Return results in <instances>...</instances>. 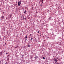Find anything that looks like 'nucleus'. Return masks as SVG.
<instances>
[{
  "label": "nucleus",
  "instance_id": "nucleus-1",
  "mask_svg": "<svg viewBox=\"0 0 64 64\" xmlns=\"http://www.w3.org/2000/svg\"><path fill=\"white\" fill-rule=\"evenodd\" d=\"M21 1L18 2V5L20 6V4H21Z\"/></svg>",
  "mask_w": 64,
  "mask_h": 64
},
{
  "label": "nucleus",
  "instance_id": "nucleus-2",
  "mask_svg": "<svg viewBox=\"0 0 64 64\" xmlns=\"http://www.w3.org/2000/svg\"><path fill=\"white\" fill-rule=\"evenodd\" d=\"M5 18L4 16H2L1 17H0V18L1 19H4Z\"/></svg>",
  "mask_w": 64,
  "mask_h": 64
},
{
  "label": "nucleus",
  "instance_id": "nucleus-3",
  "mask_svg": "<svg viewBox=\"0 0 64 64\" xmlns=\"http://www.w3.org/2000/svg\"><path fill=\"white\" fill-rule=\"evenodd\" d=\"M54 60L56 62L55 63H56L57 62V60L56 59H54Z\"/></svg>",
  "mask_w": 64,
  "mask_h": 64
},
{
  "label": "nucleus",
  "instance_id": "nucleus-4",
  "mask_svg": "<svg viewBox=\"0 0 64 64\" xmlns=\"http://www.w3.org/2000/svg\"><path fill=\"white\" fill-rule=\"evenodd\" d=\"M28 47H30V45H29V44H28Z\"/></svg>",
  "mask_w": 64,
  "mask_h": 64
},
{
  "label": "nucleus",
  "instance_id": "nucleus-5",
  "mask_svg": "<svg viewBox=\"0 0 64 64\" xmlns=\"http://www.w3.org/2000/svg\"><path fill=\"white\" fill-rule=\"evenodd\" d=\"M34 58H35V59H37V58H38V56H36Z\"/></svg>",
  "mask_w": 64,
  "mask_h": 64
},
{
  "label": "nucleus",
  "instance_id": "nucleus-6",
  "mask_svg": "<svg viewBox=\"0 0 64 64\" xmlns=\"http://www.w3.org/2000/svg\"><path fill=\"white\" fill-rule=\"evenodd\" d=\"M2 54V52H0V55H1Z\"/></svg>",
  "mask_w": 64,
  "mask_h": 64
},
{
  "label": "nucleus",
  "instance_id": "nucleus-7",
  "mask_svg": "<svg viewBox=\"0 0 64 64\" xmlns=\"http://www.w3.org/2000/svg\"><path fill=\"white\" fill-rule=\"evenodd\" d=\"M26 10H25L24 12V14H26Z\"/></svg>",
  "mask_w": 64,
  "mask_h": 64
},
{
  "label": "nucleus",
  "instance_id": "nucleus-8",
  "mask_svg": "<svg viewBox=\"0 0 64 64\" xmlns=\"http://www.w3.org/2000/svg\"><path fill=\"white\" fill-rule=\"evenodd\" d=\"M33 40V38H31V39L30 40L31 41H32Z\"/></svg>",
  "mask_w": 64,
  "mask_h": 64
},
{
  "label": "nucleus",
  "instance_id": "nucleus-9",
  "mask_svg": "<svg viewBox=\"0 0 64 64\" xmlns=\"http://www.w3.org/2000/svg\"><path fill=\"white\" fill-rule=\"evenodd\" d=\"M53 30V28H51L50 29V30H51V31H52Z\"/></svg>",
  "mask_w": 64,
  "mask_h": 64
},
{
  "label": "nucleus",
  "instance_id": "nucleus-10",
  "mask_svg": "<svg viewBox=\"0 0 64 64\" xmlns=\"http://www.w3.org/2000/svg\"><path fill=\"white\" fill-rule=\"evenodd\" d=\"M43 59H45V57H43Z\"/></svg>",
  "mask_w": 64,
  "mask_h": 64
},
{
  "label": "nucleus",
  "instance_id": "nucleus-11",
  "mask_svg": "<svg viewBox=\"0 0 64 64\" xmlns=\"http://www.w3.org/2000/svg\"><path fill=\"white\" fill-rule=\"evenodd\" d=\"M3 20V19H1L0 20L1 21H2V20Z\"/></svg>",
  "mask_w": 64,
  "mask_h": 64
},
{
  "label": "nucleus",
  "instance_id": "nucleus-12",
  "mask_svg": "<svg viewBox=\"0 0 64 64\" xmlns=\"http://www.w3.org/2000/svg\"><path fill=\"white\" fill-rule=\"evenodd\" d=\"M25 19V20H26V18H24Z\"/></svg>",
  "mask_w": 64,
  "mask_h": 64
},
{
  "label": "nucleus",
  "instance_id": "nucleus-13",
  "mask_svg": "<svg viewBox=\"0 0 64 64\" xmlns=\"http://www.w3.org/2000/svg\"><path fill=\"white\" fill-rule=\"evenodd\" d=\"M38 33H39V31H38Z\"/></svg>",
  "mask_w": 64,
  "mask_h": 64
},
{
  "label": "nucleus",
  "instance_id": "nucleus-14",
  "mask_svg": "<svg viewBox=\"0 0 64 64\" xmlns=\"http://www.w3.org/2000/svg\"><path fill=\"white\" fill-rule=\"evenodd\" d=\"M25 38H27V37H26V36H25Z\"/></svg>",
  "mask_w": 64,
  "mask_h": 64
},
{
  "label": "nucleus",
  "instance_id": "nucleus-15",
  "mask_svg": "<svg viewBox=\"0 0 64 64\" xmlns=\"http://www.w3.org/2000/svg\"><path fill=\"white\" fill-rule=\"evenodd\" d=\"M40 6H42V4H41Z\"/></svg>",
  "mask_w": 64,
  "mask_h": 64
},
{
  "label": "nucleus",
  "instance_id": "nucleus-16",
  "mask_svg": "<svg viewBox=\"0 0 64 64\" xmlns=\"http://www.w3.org/2000/svg\"><path fill=\"white\" fill-rule=\"evenodd\" d=\"M6 54H8V53H6Z\"/></svg>",
  "mask_w": 64,
  "mask_h": 64
},
{
  "label": "nucleus",
  "instance_id": "nucleus-17",
  "mask_svg": "<svg viewBox=\"0 0 64 64\" xmlns=\"http://www.w3.org/2000/svg\"><path fill=\"white\" fill-rule=\"evenodd\" d=\"M43 2L42 1V3H43Z\"/></svg>",
  "mask_w": 64,
  "mask_h": 64
},
{
  "label": "nucleus",
  "instance_id": "nucleus-18",
  "mask_svg": "<svg viewBox=\"0 0 64 64\" xmlns=\"http://www.w3.org/2000/svg\"><path fill=\"white\" fill-rule=\"evenodd\" d=\"M30 36H31V34H30Z\"/></svg>",
  "mask_w": 64,
  "mask_h": 64
},
{
  "label": "nucleus",
  "instance_id": "nucleus-19",
  "mask_svg": "<svg viewBox=\"0 0 64 64\" xmlns=\"http://www.w3.org/2000/svg\"><path fill=\"white\" fill-rule=\"evenodd\" d=\"M43 0H42V1H43Z\"/></svg>",
  "mask_w": 64,
  "mask_h": 64
},
{
  "label": "nucleus",
  "instance_id": "nucleus-20",
  "mask_svg": "<svg viewBox=\"0 0 64 64\" xmlns=\"http://www.w3.org/2000/svg\"><path fill=\"white\" fill-rule=\"evenodd\" d=\"M4 38H5V36H4Z\"/></svg>",
  "mask_w": 64,
  "mask_h": 64
},
{
  "label": "nucleus",
  "instance_id": "nucleus-21",
  "mask_svg": "<svg viewBox=\"0 0 64 64\" xmlns=\"http://www.w3.org/2000/svg\"><path fill=\"white\" fill-rule=\"evenodd\" d=\"M7 64V63H6V64Z\"/></svg>",
  "mask_w": 64,
  "mask_h": 64
},
{
  "label": "nucleus",
  "instance_id": "nucleus-22",
  "mask_svg": "<svg viewBox=\"0 0 64 64\" xmlns=\"http://www.w3.org/2000/svg\"><path fill=\"white\" fill-rule=\"evenodd\" d=\"M26 39V40H27V39Z\"/></svg>",
  "mask_w": 64,
  "mask_h": 64
},
{
  "label": "nucleus",
  "instance_id": "nucleus-23",
  "mask_svg": "<svg viewBox=\"0 0 64 64\" xmlns=\"http://www.w3.org/2000/svg\"><path fill=\"white\" fill-rule=\"evenodd\" d=\"M23 18H24V17H23Z\"/></svg>",
  "mask_w": 64,
  "mask_h": 64
},
{
  "label": "nucleus",
  "instance_id": "nucleus-24",
  "mask_svg": "<svg viewBox=\"0 0 64 64\" xmlns=\"http://www.w3.org/2000/svg\"><path fill=\"white\" fill-rule=\"evenodd\" d=\"M26 37H27V36H26Z\"/></svg>",
  "mask_w": 64,
  "mask_h": 64
}]
</instances>
